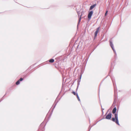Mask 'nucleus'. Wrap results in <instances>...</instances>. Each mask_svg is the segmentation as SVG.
Returning <instances> with one entry per match:
<instances>
[{
    "label": "nucleus",
    "instance_id": "obj_1",
    "mask_svg": "<svg viewBox=\"0 0 131 131\" xmlns=\"http://www.w3.org/2000/svg\"><path fill=\"white\" fill-rule=\"evenodd\" d=\"M115 118L113 117L112 118V121L115 122L117 125H119L118 121V114H115Z\"/></svg>",
    "mask_w": 131,
    "mask_h": 131
},
{
    "label": "nucleus",
    "instance_id": "obj_2",
    "mask_svg": "<svg viewBox=\"0 0 131 131\" xmlns=\"http://www.w3.org/2000/svg\"><path fill=\"white\" fill-rule=\"evenodd\" d=\"M93 14V12L91 11L88 14V18L90 19L91 18V17Z\"/></svg>",
    "mask_w": 131,
    "mask_h": 131
},
{
    "label": "nucleus",
    "instance_id": "obj_3",
    "mask_svg": "<svg viewBox=\"0 0 131 131\" xmlns=\"http://www.w3.org/2000/svg\"><path fill=\"white\" fill-rule=\"evenodd\" d=\"M112 117V114L111 113H109L106 117V118L107 119H110Z\"/></svg>",
    "mask_w": 131,
    "mask_h": 131
},
{
    "label": "nucleus",
    "instance_id": "obj_4",
    "mask_svg": "<svg viewBox=\"0 0 131 131\" xmlns=\"http://www.w3.org/2000/svg\"><path fill=\"white\" fill-rule=\"evenodd\" d=\"M72 93L74 95H76V96H77V98L78 100L79 101H80V98H79V97L78 94H76V93L74 92H72Z\"/></svg>",
    "mask_w": 131,
    "mask_h": 131
},
{
    "label": "nucleus",
    "instance_id": "obj_5",
    "mask_svg": "<svg viewBox=\"0 0 131 131\" xmlns=\"http://www.w3.org/2000/svg\"><path fill=\"white\" fill-rule=\"evenodd\" d=\"M96 6V4H95L92 5L90 7V10H92L93 8L94 7H95Z\"/></svg>",
    "mask_w": 131,
    "mask_h": 131
},
{
    "label": "nucleus",
    "instance_id": "obj_6",
    "mask_svg": "<svg viewBox=\"0 0 131 131\" xmlns=\"http://www.w3.org/2000/svg\"><path fill=\"white\" fill-rule=\"evenodd\" d=\"M110 46H111V47H112V48L113 50H114L113 48V45L111 40L110 41Z\"/></svg>",
    "mask_w": 131,
    "mask_h": 131
},
{
    "label": "nucleus",
    "instance_id": "obj_7",
    "mask_svg": "<svg viewBox=\"0 0 131 131\" xmlns=\"http://www.w3.org/2000/svg\"><path fill=\"white\" fill-rule=\"evenodd\" d=\"M116 108L115 107L114 108V109H113V111H112V113L113 114L115 113L116 112Z\"/></svg>",
    "mask_w": 131,
    "mask_h": 131
},
{
    "label": "nucleus",
    "instance_id": "obj_8",
    "mask_svg": "<svg viewBox=\"0 0 131 131\" xmlns=\"http://www.w3.org/2000/svg\"><path fill=\"white\" fill-rule=\"evenodd\" d=\"M54 60L53 59H50L49 60V62L51 63H53L54 62Z\"/></svg>",
    "mask_w": 131,
    "mask_h": 131
},
{
    "label": "nucleus",
    "instance_id": "obj_9",
    "mask_svg": "<svg viewBox=\"0 0 131 131\" xmlns=\"http://www.w3.org/2000/svg\"><path fill=\"white\" fill-rule=\"evenodd\" d=\"M81 16H82V15H81V16H80V17L79 18V22H78V24H79L81 20Z\"/></svg>",
    "mask_w": 131,
    "mask_h": 131
},
{
    "label": "nucleus",
    "instance_id": "obj_10",
    "mask_svg": "<svg viewBox=\"0 0 131 131\" xmlns=\"http://www.w3.org/2000/svg\"><path fill=\"white\" fill-rule=\"evenodd\" d=\"M20 83L19 80H18L16 83V84L17 85H18Z\"/></svg>",
    "mask_w": 131,
    "mask_h": 131
},
{
    "label": "nucleus",
    "instance_id": "obj_11",
    "mask_svg": "<svg viewBox=\"0 0 131 131\" xmlns=\"http://www.w3.org/2000/svg\"><path fill=\"white\" fill-rule=\"evenodd\" d=\"M99 28H100L99 27L97 28L96 30L95 31L96 32L98 33V32L99 31Z\"/></svg>",
    "mask_w": 131,
    "mask_h": 131
},
{
    "label": "nucleus",
    "instance_id": "obj_12",
    "mask_svg": "<svg viewBox=\"0 0 131 131\" xmlns=\"http://www.w3.org/2000/svg\"><path fill=\"white\" fill-rule=\"evenodd\" d=\"M98 33L95 31L94 33V35L95 37H96L97 36Z\"/></svg>",
    "mask_w": 131,
    "mask_h": 131
},
{
    "label": "nucleus",
    "instance_id": "obj_13",
    "mask_svg": "<svg viewBox=\"0 0 131 131\" xmlns=\"http://www.w3.org/2000/svg\"><path fill=\"white\" fill-rule=\"evenodd\" d=\"M23 80V79L22 78H21L19 79V81H21Z\"/></svg>",
    "mask_w": 131,
    "mask_h": 131
},
{
    "label": "nucleus",
    "instance_id": "obj_14",
    "mask_svg": "<svg viewBox=\"0 0 131 131\" xmlns=\"http://www.w3.org/2000/svg\"><path fill=\"white\" fill-rule=\"evenodd\" d=\"M107 12H108V11H107L106 12V13H105V16H106V15H107Z\"/></svg>",
    "mask_w": 131,
    "mask_h": 131
}]
</instances>
